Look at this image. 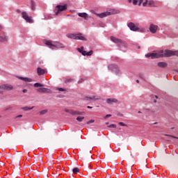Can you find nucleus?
I'll return each instance as SVG.
<instances>
[{
	"label": "nucleus",
	"instance_id": "nucleus-1",
	"mask_svg": "<svg viewBox=\"0 0 178 178\" xmlns=\"http://www.w3.org/2000/svg\"><path fill=\"white\" fill-rule=\"evenodd\" d=\"M178 56V50H165L160 51L158 53H149L145 55L146 58H151V59H158L159 58H169L170 56Z\"/></svg>",
	"mask_w": 178,
	"mask_h": 178
},
{
	"label": "nucleus",
	"instance_id": "nucleus-2",
	"mask_svg": "<svg viewBox=\"0 0 178 178\" xmlns=\"http://www.w3.org/2000/svg\"><path fill=\"white\" fill-rule=\"evenodd\" d=\"M44 44L49 47L51 49H59L60 48H65V44L52 40H44Z\"/></svg>",
	"mask_w": 178,
	"mask_h": 178
},
{
	"label": "nucleus",
	"instance_id": "nucleus-3",
	"mask_svg": "<svg viewBox=\"0 0 178 178\" xmlns=\"http://www.w3.org/2000/svg\"><path fill=\"white\" fill-rule=\"evenodd\" d=\"M118 13H120V10H110V11H106L99 14H96L98 17L100 19H104V17H106V16H111V15H118Z\"/></svg>",
	"mask_w": 178,
	"mask_h": 178
},
{
	"label": "nucleus",
	"instance_id": "nucleus-4",
	"mask_svg": "<svg viewBox=\"0 0 178 178\" xmlns=\"http://www.w3.org/2000/svg\"><path fill=\"white\" fill-rule=\"evenodd\" d=\"M67 38L71 40H80L81 41H87V38L81 33H68L67 34Z\"/></svg>",
	"mask_w": 178,
	"mask_h": 178
},
{
	"label": "nucleus",
	"instance_id": "nucleus-5",
	"mask_svg": "<svg viewBox=\"0 0 178 178\" xmlns=\"http://www.w3.org/2000/svg\"><path fill=\"white\" fill-rule=\"evenodd\" d=\"M56 9L54 10V13L56 16L60 13V12H63L67 9V4L60 6L58 5L56 6Z\"/></svg>",
	"mask_w": 178,
	"mask_h": 178
},
{
	"label": "nucleus",
	"instance_id": "nucleus-6",
	"mask_svg": "<svg viewBox=\"0 0 178 178\" xmlns=\"http://www.w3.org/2000/svg\"><path fill=\"white\" fill-rule=\"evenodd\" d=\"M77 15L79 17L84 19L85 22H90L92 19V17L90 16L87 13H78Z\"/></svg>",
	"mask_w": 178,
	"mask_h": 178
},
{
	"label": "nucleus",
	"instance_id": "nucleus-7",
	"mask_svg": "<svg viewBox=\"0 0 178 178\" xmlns=\"http://www.w3.org/2000/svg\"><path fill=\"white\" fill-rule=\"evenodd\" d=\"M22 18L26 20L27 23H34V19H33V17L29 16V14L26 11H23L22 13Z\"/></svg>",
	"mask_w": 178,
	"mask_h": 178
},
{
	"label": "nucleus",
	"instance_id": "nucleus-8",
	"mask_svg": "<svg viewBox=\"0 0 178 178\" xmlns=\"http://www.w3.org/2000/svg\"><path fill=\"white\" fill-rule=\"evenodd\" d=\"M9 41V36L6 34V32H1L0 33V42H8Z\"/></svg>",
	"mask_w": 178,
	"mask_h": 178
},
{
	"label": "nucleus",
	"instance_id": "nucleus-9",
	"mask_svg": "<svg viewBox=\"0 0 178 178\" xmlns=\"http://www.w3.org/2000/svg\"><path fill=\"white\" fill-rule=\"evenodd\" d=\"M77 51L80 52L83 56H91L92 55V50H90V51L87 52L84 50V47H81V48H78Z\"/></svg>",
	"mask_w": 178,
	"mask_h": 178
},
{
	"label": "nucleus",
	"instance_id": "nucleus-10",
	"mask_svg": "<svg viewBox=\"0 0 178 178\" xmlns=\"http://www.w3.org/2000/svg\"><path fill=\"white\" fill-rule=\"evenodd\" d=\"M14 87L11 84H3L0 86V90L4 91H12Z\"/></svg>",
	"mask_w": 178,
	"mask_h": 178
},
{
	"label": "nucleus",
	"instance_id": "nucleus-11",
	"mask_svg": "<svg viewBox=\"0 0 178 178\" xmlns=\"http://www.w3.org/2000/svg\"><path fill=\"white\" fill-rule=\"evenodd\" d=\"M143 6L154 7L155 6V1H154L153 0H145L143 3Z\"/></svg>",
	"mask_w": 178,
	"mask_h": 178
},
{
	"label": "nucleus",
	"instance_id": "nucleus-12",
	"mask_svg": "<svg viewBox=\"0 0 178 178\" xmlns=\"http://www.w3.org/2000/svg\"><path fill=\"white\" fill-rule=\"evenodd\" d=\"M149 30L152 34H155L158 31V26L154 24H150Z\"/></svg>",
	"mask_w": 178,
	"mask_h": 178
},
{
	"label": "nucleus",
	"instance_id": "nucleus-13",
	"mask_svg": "<svg viewBox=\"0 0 178 178\" xmlns=\"http://www.w3.org/2000/svg\"><path fill=\"white\" fill-rule=\"evenodd\" d=\"M85 101H98V99H101V97L99 96H91V97H86Z\"/></svg>",
	"mask_w": 178,
	"mask_h": 178
},
{
	"label": "nucleus",
	"instance_id": "nucleus-14",
	"mask_svg": "<svg viewBox=\"0 0 178 178\" xmlns=\"http://www.w3.org/2000/svg\"><path fill=\"white\" fill-rule=\"evenodd\" d=\"M38 92H42L43 94H49L51 90L47 88H39L37 89Z\"/></svg>",
	"mask_w": 178,
	"mask_h": 178
},
{
	"label": "nucleus",
	"instance_id": "nucleus-15",
	"mask_svg": "<svg viewBox=\"0 0 178 178\" xmlns=\"http://www.w3.org/2000/svg\"><path fill=\"white\" fill-rule=\"evenodd\" d=\"M127 26L132 31H137V30H138V28L134 23H129Z\"/></svg>",
	"mask_w": 178,
	"mask_h": 178
},
{
	"label": "nucleus",
	"instance_id": "nucleus-16",
	"mask_svg": "<svg viewBox=\"0 0 178 178\" xmlns=\"http://www.w3.org/2000/svg\"><path fill=\"white\" fill-rule=\"evenodd\" d=\"M111 41H113V42H115V44H122L123 43V40H122L116 38H115L113 36L111 37Z\"/></svg>",
	"mask_w": 178,
	"mask_h": 178
},
{
	"label": "nucleus",
	"instance_id": "nucleus-17",
	"mask_svg": "<svg viewBox=\"0 0 178 178\" xmlns=\"http://www.w3.org/2000/svg\"><path fill=\"white\" fill-rule=\"evenodd\" d=\"M66 112H70V115H83L84 112L79 111H66Z\"/></svg>",
	"mask_w": 178,
	"mask_h": 178
},
{
	"label": "nucleus",
	"instance_id": "nucleus-18",
	"mask_svg": "<svg viewBox=\"0 0 178 178\" xmlns=\"http://www.w3.org/2000/svg\"><path fill=\"white\" fill-rule=\"evenodd\" d=\"M106 102H107V104L112 105L113 104L118 103V99H113V98H110V99H107Z\"/></svg>",
	"mask_w": 178,
	"mask_h": 178
},
{
	"label": "nucleus",
	"instance_id": "nucleus-19",
	"mask_svg": "<svg viewBox=\"0 0 178 178\" xmlns=\"http://www.w3.org/2000/svg\"><path fill=\"white\" fill-rule=\"evenodd\" d=\"M37 73L38 76H42L45 73V70L42 69L41 67H38L37 69Z\"/></svg>",
	"mask_w": 178,
	"mask_h": 178
},
{
	"label": "nucleus",
	"instance_id": "nucleus-20",
	"mask_svg": "<svg viewBox=\"0 0 178 178\" xmlns=\"http://www.w3.org/2000/svg\"><path fill=\"white\" fill-rule=\"evenodd\" d=\"M18 79H19V80H22L23 81H26L29 83H31V81H33L31 79H29L27 77L19 76Z\"/></svg>",
	"mask_w": 178,
	"mask_h": 178
},
{
	"label": "nucleus",
	"instance_id": "nucleus-21",
	"mask_svg": "<svg viewBox=\"0 0 178 178\" xmlns=\"http://www.w3.org/2000/svg\"><path fill=\"white\" fill-rule=\"evenodd\" d=\"M157 66H159V67H166V66H168V63L165 62H159L157 63Z\"/></svg>",
	"mask_w": 178,
	"mask_h": 178
},
{
	"label": "nucleus",
	"instance_id": "nucleus-22",
	"mask_svg": "<svg viewBox=\"0 0 178 178\" xmlns=\"http://www.w3.org/2000/svg\"><path fill=\"white\" fill-rule=\"evenodd\" d=\"M133 5H141L143 3V0H133L132 1Z\"/></svg>",
	"mask_w": 178,
	"mask_h": 178
},
{
	"label": "nucleus",
	"instance_id": "nucleus-23",
	"mask_svg": "<svg viewBox=\"0 0 178 178\" xmlns=\"http://www.w3.org/2000/svg\"><path fill=\"white\" fill-rule=\"evenodd\" d=\"M31 10H35V2L33 1H31Z\"/></svg>",
	"mask_w": 178,
	"mask_h": 178
},
{
	"label": "nucleus",
	"instance_id": "nucleus-24",
	"mask_svg": "<svg viewBox=\"0 0 178 178\" xmlns=\"http://www.w3.org/2000/svg\"><path fill=\"white\" fill-rule=\"evenodd\" d=\"M72 172L74 174L79 173V172H80V169L79 168H75L72 170Z\"/></svg>",
	"mask_w": 178,
	"mask_h": 178
},
{
	"label": "nucleus",
	"instance_id": "nucleus-25",
	"mask_svg": "<svg viewBox=\"0 0 178 178\" xmlns=\"http://www.w3.org/2000/svg\"><path fill=\"white\" fill-rule=\"evenodd\" d=\"M33 108H34V107L26 106V107H23L22 109H23V111H31V109H33Z\"/></svg>",
	"mask_w": 178,
	"mask_h": 178
},
{
	"label": "nucleus",
	"instance_id": "nucleus-26",
	"mask_svg": "<svg viewBox=\"0 0 178 178\" xmlns=\"http://www.w3.org/2000/svg\"><path fill=\"white\" fill-rule=\"evenodd\" d=\"M76 120H77L78 122H82L83 120H84V117L78 116V117L76 118Z\"/></svg>",
	"mask_w": 178,
	"mask_h": 178
},
{
	"label": "nucleus",
	"instance_id": "nucleus-27",
	"mask_svg": "<svg viewBox=\"0 0 178 178\" xmlns=\"http://www.w3.org/2000/svg\"><path fill=\"white\" fill-rule=\"evenodd\" d=\"M115 67H116V65H114L113 64H111L108 65V69H110V70H113Z\"/></svg>",
	"mask_w": 178,
	"mask_h": 178
},
{
	"label": "nucleus",
	"instance_id": "nucleus-28",
	"mask_svg": "<svg viewBox=\"0 0 178 178\" xmlns=\"http://www.w3.org/2000/svg\"><path fill=\"white\" fill-rule=\"evenodd\" d=\"M33 86L34 87H44V85L39 83H34Z\"/></svg>",
	"mask_w": 178,
	"mask_h": 178
},
{
	"label": "nucleus",
	"instance_id": "nucleus-29",
	"mask_svg": "<svg viewBox=\"0 0 178 178\" xmlns=\"http://www.w3.org/2000/svg\"><path fill=\"white\" fill-rule=\"evenodd\" d=\"M56 90H57L58 91H61V92L67 91V89L63 88H57Z\"/></svg>",
	"mask_w": 178,
	"mask_h": 178
},
{
	"label": "nucleus",
	"instance_id": "nucleus-30",
	"mask_svg": "<svg viewBox=\"0 0 178 178\" xmlns=\"http://www.w3.org/2000/svg\"><path fill=\"white\" fill-rule=\"evenodd\" d=\"M47 112H48V111H47V110L41 111L40 112V115H45V113H47Z\"/></svg>",
	"mask_w": 178,
	"mask_h": 178
},
{
	"label": "nucleus",
	"instance_id": "nucleus-31",
	"mask_svg": "<svg viewBox=\"0 0 178 178\" xmlns=\"http://www.w3.org/2000/svg\"><path fill=\"white\" fill-rule=\"evenodd\" d=\"M94 122H95V120H90L88 122H87V124H91V123H94Z\"/></svg>",
	"mask_w": 178,
	"mask_h": 178
},
{
	"label": "nucleus",
	"instance_id": "nucleus-32",
	"mask_svg": "<svg viewBox=\"0 0 178 178\" xmlns=\"http://www.w3.org/2000/svg\"><path fill=\"white\" fill-rule=\"evenodd\" d=\"M108 127H110V128H113V129H116V125H115V124H110V125L108 126Z\"/></svg>",
	"mask_w": 178,
	"mask_h": 178
},
{
	"label": "nucleus",
	"instance_id": "nucleus-33",
	"mask_svg": "<svg viewBox=\"0 0 178 178\" xmlns=\"http://www.w3.org/2000/svg\"><path fill=\"white\" fill-rule=\"evenodd\" d=\"M72 81H73V79H72L65 80V83H70V82H72Z\"/></svg>",
	"mask_w": 178,
	"mask_h": 178
},
{
	"label": "nucleus",
	"instance_id": "nucleus-34",
	"mask_svg": "<svg viewBox=\"0 0 178 178\" xmlns=\"http://www.w3.org/2000/svg\"><path fill=\"white\" fill-rule=\"evenodd\" d=\"M3 26H2L1 24H0V33H2V30H3Z\"/></svg>",
	"mask_w": 178,
	"mask_h": 178
},
{
	"label": "nucleus",
	"instance_id": "nucleus-35",
	"mask_svg": "<svg viewBox=\"0 0 178 178\" xmlns=\"http://www.w3.org/2000/svg\"><path fill=\"white\" fill-rule=\"evenodd\" d=\"M165 136H167L168 137H172V138H177V139H178L177 137L173 136H172V135H165Z\"/></svg>",
	"mask_w": 178,
	"mask_h": 178
},
{
	"label": "nucleus",
	"instance_id": "nucleus-36",
	"mask_svg": "<svg viewBox=\"0 0 178 178\" xmlns=\"http://www.w3.org/2000/svg\"><path fill=\"white\" fill-rule=\"evenodd\" d=\"M119 125L120 126H127V125H126L124 123H123V122H119Z\"/></svg>",
	"mask_w": 178,
	"mask_h": 178
},
{
	"label": "nucleus",
	"instance_id": "nucleus-37",
	"mask_svg": "<svg viewBox=\"0 0 178 178\" xmlns=\"http://www.w3.org/2000/svg\"><path fill=\"white\" fill-rule=\"evenodd\" d=\"M111 116H112V115L108 114L105 116V119H107V118H111Z\"/></svg>",
	"mask_w": 178,
	"mask_h": 178
},
{
	"label": "nucleus",
	"instance_id": "nucleus-38",
	"mask_svg": "<svg viewBox=\"0 0 178 178\" xmlns=\"http://www.w3.org/2000/svg\"><path fill=\"white\" fill-rule=\"evenodd\" d=\"M22 92H24V94H26V92H27V89H24Z\"/></svg>",
	"mask_w": 178,
	"mask_h": 178
},
{
	"label": "nucleus",
	"instance_id": "nucleus-39",
	"mask_svg": "<svg viewBox=\"0 0 178 178\" xmlns=\"http://www.w3.org/2000/svg\"><path fill=\"white\" fill-rule=\"evenodd\" d=\"M17 118H23V115H17V117H15L16 119H17Z\"/></svg>",
	"mask_w": 178,
	"mask_h": 178
},
{
	"label": "nucleus",
	"instance_id": "nucleus-40",
	"mask_svg": "<svg viewBox=\"0 0 178 178\" xmlns=\"http://www.w3.org/2000/svg\"><path fill=\"white\" fill-rule=\"evenodd\" d=\"M18 13H22V10H20V9H17L16 10Z\"/></svg>",
	"mask_w": 178,
	"mask_h": 178
},
{
	"label": "nucleus",
	"instance_id": "nucleus-41",
	"mask_svg": "<svg viewBox=\"0 0 178 178\" xmlns=\"http://www.w3.org/2000/svg\"><path fill=\"white\" fill-rule=\"evenodd\" d=\"M87 108L88 109H92V106H88Z\"/></svg>",
	"mask_w": 178,
	"mask_h": 178
},
{
	"label": "nucleus",
	"instance_id": "nucleus-42",
	"mask_svg": "<svg viewBox=\"0 0 178 178\" xmlns=\"http://www.w3.org/2000/svg\"><path fill=\"white\" fill-rule=\"evenodd\" d=\"M83 81H84V80H83V79H81L80 81H79V83H83Z\"/></svg>",
	"mask_w": 178,
	"mask_h": 178
},
{
	"label": "nucleus",
	"instance_id": "nucleus-43",
	"mask_svg": "<svg viewBox=\"0 0 178 178\" xmlns=\"http://www.w3.org/2000/svg\"><path fill=\"white\" fill-rule=\"evenodd\" d=\"M128 2H129V3H130L133 2V0H128Z\"/></svg>",
	"mask_w": 178,
	"mask_h": 178
},
{
	"label": "nucleus",
	"instance_id": "nucleus-44",
	"mask_svg": "<svg viewBox=\"0 0 178 178\" xmlns=\"http://www.w3.org/2000/svg\"><path fill=\"white\" fill-rule=\"evenodd\" d=\"M0 94H3V91H1V90H0Z\"/></svg>",
	"mask_w": 178,
	"mask_h": 178
},
{
	"label": "nucleus",
	"instance_id": "nucleus-45",
	"mask_svg": "<svg viewBox=\"0 0 178 178\" xmlns=\"http://www.w3.org/2000/svg\"><path fill=\"white\" fill-rule=\"evenodd\" d=\"M136 83H140V81L138 79H137Z\"/></svg>",
	"mask_w": 178,
	"mask_h": 178
},
{
	"label": "nucleus",
	"instance_id": "nucleus-46",
	"mask_svg": "<svg viewBox=\"0 0 178 178\" xmlns=\"http://www.w3.org/2000/svg\"><path fill=\"white\" fill-rule=\"evenodd\" d=\"M154 102H156V99H154Z\"/></svg>",
	"mask_w": 178,
	"mask_h": 178
},
{
	"label": "nucleus",
	"instance_id": "nucleus-47",
	"mask_svg": "<svg viewBox=\"0 0 178 178\" xmlns=\"http://www.w3.org/2000/svg\"><path fill=\"white\" fill-rule=\"evenodd\" d=\"M155 98H156V99H157V98H158V96H155Z\"/></svg>",
	"mask_w": 178,
	"mask_h": 178
},
{
	"label": "nucleus",
	"instance_id": "nucleus-48",
	"mask_svg": "<svg viewBox=\"0 0 178 178\" xmlns=\"http://www.w3.org/2000/svg\"><path fill=\"white\" fill-rule=\"evenodd\" d=\"M59 97V98H62V96H58Z\"/></svg>",
	"mask_w": 178,
	"mask_h": 178
},
{
	"label": "nucleus",
	"instance_id": "nucleus-49",
	"mask_svg": "<svg viewBox=\"0 0 178 178\" xmlns=\"http://www.w3.org/2000/svg\"><path fill=\"white\" fill-rule=\"evenodd\" d=\"M138 113H141V111H138Z\"/></svg>",
	"mask_w": 178,
	"mask_h": 178
},
{
	"label": "nucleus",
	"instance_id": "nucleus-50",
	"mask_svg": "<svg viewBox=\"0 0 178 178\" xmlns=\"http://www.w3.org/2000/svg\"><path fill=\"white\" fill-rule=\"evenodd\" d=\"M106 124H109V123L106 122Z\"/></svg>",
	"mask_w": 178,
	"mask_h": 178
},
{
	"label": "nucleus",
	"instance_id": "nucleus-51",
	"mask_svg": "<svg viewBox=\"0 0 178 178\" xmlns=\"http://www.w3.org/2000/svg\"><path fill=\"white\" fill-rule=\"evenodd\" d=\"M176 72H177V73H178V70H175Z\"/></svg>",
	"mask_w": 178,
	"mask_h": 178
}]
</instances>
